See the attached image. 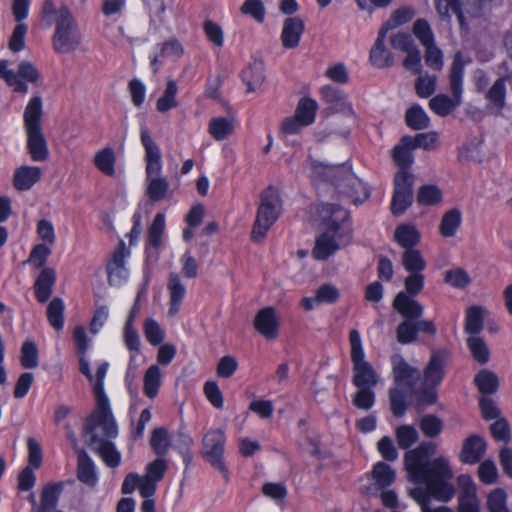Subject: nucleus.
I'll use <instances>...</instances> for the list:
<instances>
[{
    "label": "nucleus",
    "mask_w": 512,
    "mask_h": 512,
    "mask_svg": "<svg viewBox=\"0 0 512 512\" xmlns=\"http://www.w3.org/2000/svg\"><path fill=\"white\" fill-rule=\"evenodd\" d=\"M43 100L38 94L33 95L24 110L23 121L25 130L42 128Z\"/></svg>",
    "instance_id": "nucleus-23"
},
{
    "label": "nucleus",
    "mask_w": 512,
    "mask_h": 512,
    "mask_svg": "<svg viewBox=\"0 0 512 512\" xmlns=\"http://www.w3.org/2000/svg\"><path fill=\"white\" fill-rule=\"evenodd\" d=\"M442 197V191L438 186L426 184L419 188L417 201L420 205L432 206L439 204L442 201Z\"/></svg>",
    "instance_id": "nucleus-47"
},
{
    "label": "nucleus",
    "mask_w": 512,
    "mask_h": 512,
    "mask_svg": "<svg viewBox=\"0 0 512 512\" xmlns=\"http://www.w3.org/2000/svg\"><path fill=\"white\" fill-rule=\"evenodd\" d=\"M413 34L426 47L435 43L433 31L429 23L424 19H418L413 25Z\"/></svg>",
    "instance_id": "nucleus-58"
},
{
    "label": "nucleus",
    "mask_w": 512,
    "mask_h": 512,
    "mask_svg": "<svg viewBox=\"0 0 512 512\" xmlns=\"http://www.w3.org/2000/svg\"><path fill=\"white\" fill-rule=\"evenodd\" d=\"M141 142L145 148L146 178L160 177L162 171L160 149L144 126L141 128Z\"/></svg>",
    "instance_id": "nucleus-16"
},
{
    "label": "nucleus",
    "mask_w": 512,
    "mask_h": 512,
    "mask_svg": "<svg viewBox=\"0 0 512 512\" xmlns=\"http://www.w3.org/2000/svg\"><path fill=\"white\" fill-rule=\"evenodd\" d=\"M485 451L486 443L483 438L472 435L464 441L460 459L465 464H475L482 458Z\"/></svg>",
    "instance_id": "nucleus-24"
},
{
    "label": "nucleus",
    "mask_w": 512,
    "mask_h": 512,
    "mask_svg": "<svg viewBox=\"0 0 512 512\" xmlns=\"http://www.w3.org/2000/svg\"><path fill=\"white\" fill-rule=\"evenodd\" d=\"M464 68L465 62L463 61L462 54L457 52L454 56L450 72V90L453 97L450 98L446 94L434 96L429 102V107L435 114L442 117L447 116L461 104Z\"/></svg>",
    "instance_id": "nucleus-5"
},
{
    "label": "nucleus",
    "mask_w": 512,
    "mask_h": 512,
    "mask_svg": "<svg viewBox=\"0 0 512 512\" xmlns=\"http://www.w3.org/2000/svg\"><path fill=\"white\" fill-rule=\"evenodd\" d=\"M166 219L163 213H157L149 228L146 254L149 259H158V250L163 242Z\"/></svg>",
    "instance_id": "nucleus-21"
},
{
    "label": "nucleus",
    "mask_w": 512,
    "mask_h": 512,
    "mask_svg": "<svg viewBox=\"0 0 512 512\" xmlns=\"http://www.w3.org/2000/svg\"><path fill=\"white\" fill-rule=\"evenodd\" d=\"M388 31L389 26H382L380 28L377 38L369 53V61L371 65L378 69L388 68L394 63L393 54L385 46Z\"/></svg>",
    "instance_id": "nucleus-17"
},
{
    "label": "nucleus",
    "mask_w": 512,
    "mask_h": 512,
    "mask_svg": "<svg viewBox=\"0 0 512 512\" xmlns=\"http://www.w3.org/2000/svg\"><path fill=\"white\" fill-rule=\"evenodd\" d=\"M405 469L408 480L415 484L409 495L421 506L422 512H453L445 506L429 507L431 498L447 502L454 496L455 490L450 482L453 472L445 457L429 460L428 448L421 445L406 453Z\"/></svg>",
    "instance_id": "nucleus-1"
},
{
    "label": "nucleus",
    "mask_w": 512,
    "mask_h": 512,
    "mask_svg": "<svg viewBox=\"0 0 512 512\" xmlns=\"http://www.w3.org/2000/svg\"><path fill=\"white\" fill-rule=\"evenodd\" d=\"M162 376V370L156 364L146 370L143 378V390L148 398L154 399L158 395L162 385Z\"/></svg>",
    "instance_id": "nucleus-34"
},
{
    "label": "nucleus",
    "mask_w": 512,
    "mask_h": 512,
    "mask_svg": "<svg viewBox=\"0 0 512 512\" xmlns=\"http://www.w3.org/2000/svg\"><path fill=\"white\" fill-rule=\"evenodd\" d=\"M21 365L28 369L38 365V350L34 342H24L21 349Z\"/></svg>",
    "instance_id": "nucleus-62"
},
{
    "label": "nucleus",
    "mask_w": 512,
    "mask_h": 512,
    "mask_svg": "<svg viewBox=\"0 0 512 512\" xmlns=\"http://www.w3.org/2000/svg\"><path fill=\"white\" fill-rule=\"evenodd\" d=\"M320 94L330 109L346 117L350 125L356 126L358 124L357 114L343 91L331 85H325L321 88Z\"/></svg>",
    "instance_id": "nucleus-15"
},
{
    "label": "nucleus",
    "mask_w": 512,
    "mask_h": 512,
    "mask_svg": "<svg viewBox=\"0 0 512 512\" xmlns=\"http://www.w3.org/2000/svg\"><path fill=\"white\" fill-rule=\"evenodd\" d=\"M445 282L454 288L463 289L470 285L471 278L463 268H453L445 273Z\"/></svg>",
    "instance_id": "nucleus-57"
},
{
    "label": "nucleus",
    "mask_w": 512,
    "mask_h": 512,
    "mask_svg": "<svg viewBox=\"0 0 512 512\" xmlns=\"http://www.w3.org/2000/svg\"><path fill=\"white\" fill-rule=\"evenodd\" d=\"M130 255V250L126 247L125 242L121 240L106 262L107 278L111 286L122 287L128 282L130 277L128 259Z\"/></svg>",
    "instance_id": "nucleus-12"
},
{
    "label": "nucleus",
    "mask_w": 512,
    "mask_h": 512,
    "mask_svg": "<svg viewBox=\"0 0 512 512\" xmlns=\"http://www.w3.org/2000/svg\"><path fill=\"white\" fill-rule=\"evenodd\" d=\"M41 177V170L35 166H21L15 170L13 183L20 191L29 190Z\"/></svg>",
    "instance_id": "nucleus-31"
},
{
    "label": "nucleus",
    "mask_w": 512,
    "mask_h": 512,
    "mask_svg": "<svg viewBox=\"0 0 512 512\" xmlns=\"http://www.w3.org/2000/svg\"><path fill=\"white\" fill-rule=\"evenodd\" d=\"M0 78H3L15 92L21 94L28 92V85L24 80L19 78V75L15 71L8 68L7 60H0Z\"/></svg>",
    "instance_id": "nucleus-42"
},
{
    "label": "nucleus",
    "mask_w": 512,
    "mask_h": 512,
    "mask_svg": "<svg viewBox=\"0 0 512 512\" xmlns=\"http://www.w3.org/2000/svg\"><path fill=\"white\" fill-rule=\"evenodd\" d=\"M425 48V63L426 65L435 71H440L443 68V53L440 48L434 43L426 46Z\"/></svg>",
    "instance_id": "nucleus-61"
},
{
    "label": "nucleus",
    "mask_w": 512,
    "mask_h": 512,
    "mask_svg": "<svg viewBox=\"0 0 512 512\" xmlns=\"http://www.w3.org/2000/svg\"><path fill=\"white\" fill-rule=\"evenodd\" d=\"M436 81L437 77L434 75H429L427 73H420L419 77L416 80L415 88L418 96L422 98H428L431 96L436 89Z\"/></svg>",
    "instance_id": "nucleus-59"
},
{
    "label": "nucleus",
    "mask_w": 512,
    "mask_h": 512,
    "mask_svg": "<svg viewBox=\"0 0 512 512\" xmlns=\"http://www.w3.org/2000/svg\"><path fill=\"white\" fill-rule=\"evenodd\" d=\"M406 123L414 130H422L429 126L430 119L421 106L414 105L406 112Z\"/></svg>",
    "instance_id": "nucleus-46"
},
{
    "label": "nucleus",
    "mask_w": 512,
    "mask_h": 512,
    "mask_svg": "<svg viewBox=\"0 0 512 512\" xmlns=\"http://www.w3.org/2000/svg\"><path fill=\"white\" fill-rule=\"evenodd\" d=\"M27 148L34 161H44L48 156V147L41 129L25 130Z\"/></svg>",
    "instance_id": "nucleus-27"
},
{
    "label": "nucleus",
    "mask_w": 512,
    "mask_h": 512,
    "mask_svg": "<svg viewBox=\"0 0 512 512\" xmlns=\"http://www.w3.org/2000/svg\"><path fill=\"white\" fill-rule=\"evenodd\" d=\"M236 118L230 117H213L208 123V132L216 141H223L229 138L236 128Z\"/></svg>",
    "instance_id": "nucleus-25"
},
{
    "label": "nucleus",
    "mask_w": 512,
    "mask_h": 512,
    "mask_svg": "<svg viewBox=\"0 0 512 512\" xmlns=\"http://www.w3.org/2000/svg\"><path fill=\"white\" fill-rule=\"evenodd\" d=\"M147 180V194L152 201H159L163 199L168 191V181L166 178L152 177L146 178Z\"/></svg>",
    "instance_id": "nucleus-49"
},
{
    "label": "nucleus",
    "mask_w": 512,
    "mask_h": 512,
    "mask_svg": "<svg viewBox=\"0 0 512 512\" xmlns=\"http://www.w3.org/2000/svg\"><path fill=\"white\" fill-rule=\"evenodd\" d=\"M474 381L478 390L484 395L495 393L499 386L498 377L489 370H481L475 376Z\"/></svg>",
    "instance_id": "nucleus-44"
},
{
    "label": "nucleus",
    "mask_w": 512,
    "mask_h": 512,
    "mask_svg": "<svg viewBox=\"0 0 512 512\" xmlns=\"http://www.w3.org/2000/svg\"><path fill=\"white\" fill-rule=\"evenodd\" d=\"M462 222V214L459 209L453 208L444 213L439 231L443 237H453Z\"/></svg>",
    "instance_id": "nucleus-36"
},
{
    "label": "nucleus",
    "mask_w": 512,
    "mask_h": 512,
    "mask_svg": "<svg viewBox=\"0 0 512 512\" xmlns=\"http://www.w3.org/2000/svg\"><path fill=\"white\" fill-rule=\"evenodd\" d=\"M170 442L172 447L183 456L184 462L188 464L191 459L189 450L193 444L192 437L184 431H179L172 436Z\"/></svg>",
    "instance_id": "nucleus-50"
},
{
    "label": "nucleus",
    "mask_w": 512,
    "mask_h": 512,
    "mask_svg": "<svg viewBox=\"0 0 512 512\" xmlns=\"http://www.w3.org/2000/svg\"><path fill=\"white\" fill-rule=\"evenodd\" d=\"M395 239L398 244L407 250L418 243L420 235L413 225L402 224L395 231Z\"/></svg>",
    "instance_id": "nucleus-43"
},
{
    "label": "nucleus",
    "mask_w": 512,
    "mask_h": 512,
    "mask_svg": "<svg viewBox=\"0 0 512 512\" xmlns=\"http://www.w3.org/2000/svg\"><path fill=\"white\" fill-rule=\"evenodd\" d=\"M411 391L412 390H409L407 388L397 387V386L390 390L389 396H390L391 410L395 416L401 417L405 414L406 394Z\"/></svg>",
    "instance_id": "nucleus-51"
},
{
    "label": "nucleus",
    "mask_w": 512,
    "mask_h": 512,
    "mask_svg": "<svg viewBox=\"0 0 512 512\" xmlns=\"http://www.w3.org/2000/svg\"><path fill=\"white\" fill-rule=\"evenodd\" d=\"M323 232L316 239L313 256L326 260L351 241L349 213L339 205L324 203L318 208Z\"/></svg>",
    "instance_id": "nucleus-2"
},
{
    "label": "nucleus",
    "mask_w": 512,
    "mask_h": 512,
    "mask_svg": "<svg viewBox=\"0 0 512 512\" xmlns=\"http://www.w3.org/2000/svg\"><path fill=\"white\" fill-rule=\"evenodd\" d=\"M391 364L396 386L413 390L414 381L418 377L417 369L409 365L400 354L391 357Z\"/></svg>",
    "instance_id": "nucleus-19"
},
{
    "label": "nucleus",
    "mask_w": 512,
    "mask_h": 512,
    "mask_svg": "<svg viewBox=\"0 0 512 512\" xmlns=\"http://www.w3.org/2000/svg\"><path fill=\"white\" fill-rule=\"evenodd\" d=\"M424 286L421 273H412L405 280V291L399 292L394 300V308L405 318H418L423 313V306L414 299Z\"/></svg>",
    "instance_id": "nucleus-11"
},
{
    "label": "nucleus",
    "mask_w": 512,
    "mask_h": 512,
    "mask_svg": "<svg viewBox=\"0 0 512 512\" xmlns=\"http://www.w3.org/2000/svg\"><path fill=\"white\" fill-rule=\"evenodd\" d=\"M225 442V432L220 428L208 430L202 440L203 456L215 469L224 474L227 473V468L223 460Z\"/></svg>",
    "instance_id": "nucleus-13"
},
{
    "label": "nucleus",
    "mask_w": 512,
    "mask_h": 512,
    "mask_svg": "<svg viewBox=\"0 0 512 512\" xmlns=\"http://www.w3.org/2000/svg\"><path fill=\"white\" fill-rule=\"evenodd\" d=\"M253 324L255 330L268 340L275 339L278 335L279 317L273 307L260 309L254 317Z\"/></svg>",
    "instance_id": "nucleus-18"
},
{
    "label": "nucleus",
    "mask_w": 512,
    "mask_h": 512,
    "mask_svg": "<svg viewBox=\"0 0 512 512\" xmlns=\"http://www.w3.org/2000/svg\"><path fill=\"white\" fill-rule=\"evenodd\" d=\"M469 350L473 358L480 364H485L489 360V349L485 341L478 336H470L467 341Z\"/></svg>",
    "instance_id": "nucleus-54"
},
{
    "label": "nucleus",
    "mask_w": 512,
    "mask_h": 512,
    "mask_svg": "<svg viewBox=\"0 0 512 512\" xmlns=\"http://www.w3.org/2000/svg\"><path fill=\"white\" fill-rule=\"evenodd\" d=\"M183 54V48L176 39H170L156 47V52L150 55V64L157 72L162 58H178Z\"/></svg>",
    "instance_id": "nucleus-26"
},
{
    "label": "nucleus",
    "mask_w": 512,
    "mask_h": 512,
    "mask_svg": "<svg viewBox=\"0 0 512 512\" xmlns=\"http://www.w3.org/2000/svg\"><path fill=\"white\" fill-rule=\"evenodd\" d=\"M150 445L158 456L165 455L171 445L167 430L164 428L155 429L150 439Z\"/></svg>",
    "instance_id": "nucleus-55"
},
{
    "label": "nucleus",
    "mask_w": 512,
    "mask_h": 512,
    "mask_svg": "<svg viewBox=\"0 0 512 512\" xmlns=\"http://www.w3.org/2000/svg\"><path fill=\"white\" fill-rule=\"evenodd\" d=\"M77 475L78 479L88 486H95L98 482L95 464L85 451L78 453Z\"/></svg>",
    "instance_id": "nucleus-33"
},
{
    "label": "nucleus",
    "mask_w": 512,
    "mask_h": 512,
    "mask_svg": "<svg viewBox=\"0 0 512 512\" xmlns=\"http://www.w3.org/2000/svg\"><path fill=\"white\" fill-rule=\"evenodd\" d=\"M282 212V201L278 191L269 187L261 194L256 220L253 225L252 237L262 239L276 222Z\"/></svg>",
    "instance_id": "nucleus-8"
},
{
    "label": "nucleus",
    "mask_w": 512,
    "mask_h": 512,
    "mask_svg": "<svg viewBox=\"0 0 512 512\" xmlns=\"http://www.w3.org/2000/svg\"><path fill=\"white\" fill-rule=\"evenodd\" d=\"M398 445L402 449L410 448L418 439L417 430L409 425L398 427L396 431Z\"/></svg>",
    "instance_id": "nucleus-63"
},
{
    "label": "nucleus",
    "mask_w": 512,
    "mask_h": 512,
    "mask_svg": "<svg viewBox=\"0 0 512 512\" xmlns=\"http://www.w3.org/2000/svg\"><path fill=\"white\" fill-rule=\"evenodd\" d=\"M167 290L169 294L168 314L170 317H174L179 313L187 292L186 286L182 282L179 274L174 272L169 274Z\"/></svg>",
    "instance_id": "nucleus-20"
},
{
    "label": "nucleus",
    "mask_w": 512,
    "mask_h": 512,
    "mask_svg": "<svg viewBox=\"0 0 512 512\" xmlns=\"http://www.w3.org/2000/svg\"><path fill=\"white\" fill-rule=\"evenodd\" d=\"M459 512H481L475 487L471 484L459 497Z\"/></svg>",
    "instance_id": "nucleus-53"
},
{
    "label": "nucleus",
    "mask_w": 512,
    "mask_h": 512,
    "mask_svg": "<svg viewBox=\"0 0 512 512\" xmlns=\"http://www.w3.org/2000/svg\"><path fill=\"white\" fill-rule=\"evenodd\" d=\"M444 356L440 353H434L426 368L424 369L421 385L416 389L418 405H431L437 400L436 387L442 382L444 377Z\"/></svg>",
    "instance_id": "nucleus-10"
},
{
    "label": "nucleus",
    "mask_w": 512,
    "mask_h": 512,
    "mask_svg": "<svg viewBox=\"0 0 512 512\" xmlns=\"http://www.w3.org/2000/svg\"><path fill=\"white\" fill-rule=\"evenodd\" d=\"M486 99L488 101V109L495 113L500 114L505 107L506 99V85L505 79H497L492 87L486 93Z\"/></svg>",
    "instance_id": "nucleus-32"
},
{
    "label": "nucleus",
    "mask_w": 512,
    "mask_h": 512,
    "mask_svg": "<svg viewBox=\"0 0 512 512\" xmlns=\"http://www.w3.org/2000/svg\"><path fill=\"white\" fill-rule=\"evenodd\" d=\"M62 489V483H49L45 485L41 493V502L38 512H50L53 510L58 504Z\"/></svg>",
    "instance_id": "nucleus-35"
},
{
    "label": "nucleus",
    "mask_w": 512,
    "mask_h": 512,
    "mask_svg": "<svg viewBox=\"0 0 512 512\" xmlns=\"http://www.w3.org/2000/svg\"><path fill=\"white\" fill-rule=\"evenodd\" d=\"M65 304L61 298H54L47 307V319L53 329L59 331L64 326Z\"/></svg>",
    "instance_id": "nucleus-41"
},
{
    "label": "nucleus",
    "mask_w": 512,
    "mask_h": 512,
    "mask_svg": "<svg viewBox=\"0 0 512 512\" xmlns=\"http://www.w3.org/2000/svg\"><path fill=\"white\" fill-rule=\"evenodd\" d=\"M242 80L248 91H256L265 80V67L261 60L254 59L242 71Z\"/></svg>",
    "instance_id": "nucleus-28"
},
{
    "label": "nucleus",
    "mask_w": 512,
    "mask_h": 512,
    "mask_svg": "<svg viewBox=\"0 0 512 512\" xmlns=\"http://www.w3.org/2000/svg\"><path fill=\"white\" fill-rule=\"evenodd\" d=\"M435 7L442 18H450L455 14L462 29H465V16L460 9L458 0H435Z\"/></svg>",
    "instance_id": "nucleus-39"
},
{
    "label": "nucleus",
    "mask_w": 512,
    "mask_h": 512,
    "mask_svg": "<svg viewBox=\"0 0 512 512\" xmlns=\"http://www.w3.org/2000/svg\"><path fill=\"white\" fill-rule=\"evenodd\" d=\"M115 436L107 435L103 426L97 420L93 421L91 415L86 424V438L90 442L92 448L97 451L105 464L111 468H115L120 464L121 454L116 449L115 445L108 439L116 438Z\"/></svg>",
    "instance_id": "nucleus-9"
},
{
    "label": "nucleus",
    "mask_w": 512,
    "mask_h": 512,
    "mask_svg": "<svg viewBox=\"0 0 512 512\" xmlns=\"http://www.w3.org/2000/svg\"><path fill=\"white\" fill-rule=\"evenodd\" d=\"M177 92V83L174 80H168L163 95L157 100V110L163 113L169 111L172 108L177 107Z\"/></svg>",
    "instance_id": "nucleus-45"
},
{
    "label": "nucleus",
    "mask_w": 512,
    "mask_h": 512,
    "mask_svg": "<svg viewBox=\"0 0 512 512\" xmlns=\"http://www.w3.org/2000/svg\"><path fill=\"white\" fill-rule=\"evenodd\" d=\"M240 11L242 14L252 17L258 23L265 20L266 9L262 0H245Z\"/></svg>",
    "instance_id": "nucleus-56"
},
{
    "label": "nucleus",
    "mask_w": 512,
    "mask_h": 512,
    "mask_svg": "<svg viewBox=\"0 0 512 512\" xmlns=\"http://www.w3.org/2000/svg\"><path fill=\"white\" fill-rule=\"evenodd\" d=\"M506 493L502 489L492 491L487 500L489 512H510L506 504Z\"/></svg>",
    "instance_id": "nucleus-64"
},
{
    "label": "nucleus",
    "mask_w": 512,
    "mask_h": 512,
    "mask_svg": "<svg viewBox=\"0 0 512 512\" xmlns=\"http://www.w3.org/2000/svg\"><path fill=\"white\" fill-rule=\"evenodd\" d=\"M42 15L48 23H55L54 50L63 54L74 51L80 43V33L71 11L64 5L57 8L52 0H44Z\"/></svg>",
    "instance_id": "nucleus-4"
},
{
    "label": "nucleus",
    "mask_w": 512,
    "mask_h": 512,
    "mask_svg": "<svg viewBox=\"0 0 512 512\" xmlns=\"http://www.w3.org/2000/svg\"><path fill=\"white\" fill-rule=\"evenodd\" d=\"M349 342L353 365V384L356 387L374 388L379 381V376L373 366L365 359L363 343L358 330L350 331Z\"/></svg>",
    "instance_id": "nucleus-6"
},
{
    "label": "nucleus",
    "mask_w": 512,
    "mask_h": 512,
    "mask_svg": "<svg viewBox=\"0 0 512 512\" xmlns=\"http://www.w3.org/2000/svg\"><path fill=\"white\" fill-rule=\"evenodd\" d=\"M93 164L98 171L108 177L116 174V153L115 150L106 146L99 149L93 157Z\"/></svg>",
    "instance_id": "nucleus-30"
},
{
    "label": "nucleus",
    "mask_w": 512,
    "mask_h": 512,
    "mask_svg": "<svg viewBox=\"0 0 512 512\" xmlns=\"http://www.w3.org/2000/svg\"><path fill=\"white\" fill-rule=\"evenodd\" d=\"M143 332L146 340L153 346L161 344L164 340V330L153 318L145 319Z\"/></svg>",
    "instance_id": "nucleus-52"
},
{
    "label": "nucleus",
    "mask_w": 512,
    "mask_h": 512,
    "mask_svg": "<svg viewBox=\"0 0 512 512\" xmlns=\"http://www.w3.org/2000/svg\"><path fill=\"white\" fill-rule=\"evenodd\" d=\"M414 147L411 143H405V136L401 139L400 143L393 149V159L399 166L400 170H409L413 163Z\"/></svg>",
    "instance_id": "nucleus-40"
},
{
    "label": "nucleus",
    "mask_w": 512,
    "mask_h": 512,
    "mask_svg": "<svg viewBox=\"0 0 512 512\" xmlns=\"http://www.w3.org/2000/svg\"><path fill=\"white\" fill-rule=\"evenodd\" d=\"M396 478L395 470L385 462H377L372 469V479L379 488L390 486Z\"/></svg>",
    "instance_id": "nucleus-37"
},
{
    "label": "nucleus",
    "mask_w": 512,
    "mask_h": 512,
    "mask_svg": "<svg viewBox=\"0 0 512 512\" xmlns=\"http://www.w3.org/2000/svg\"><path fill=\"white\" fill-rule=\"evenodd\" d=\"M308 169L310 177L315 183H331L340 194L346 195L356 205L369 197L367 185L353 173L351 166L347 163L328 165L310 160Z\"/></svg>",
    "instance_id": "nucleus-3"
},
{
    "label": "nucleus",
    "mask_w": 512,
    "mask_h": 512,
    "mask_svg": "<svg viewBox=\"0 0 512 512\" xmlns=\"http://www.w3.org/2000/svg\"><path fill=\"white\" fill-rule=\"evenodd\" d=\"M483 328V313L480 307H471L466 315V331L476 336Z\"/></svg>",
    "instance_id": "nucleus-60"
},
{
    "label": "nucleus",
    "mask_w": 512,
    "mask_h": 512,
    "mask_svg": "<svg viewBox=\"0 0 512 512\" xmlns=\"http://www.w3.org/2000/svg\"><path fill=\"white\" fill-rule=\"evenodd\" d=\"M320 94L330 109L346 117L350 125L356 126L358 124L357 114L343 91L331 85H325L321 88Z\"/></svg>",
    "instance_id": "nucleus-14"
},
{
    "label": "nucleus",
    "mask_w": 512,
    "mask_h": 512,
    "mask_svg": "<svg viewBox=\"0 0 512 512\" xmlns=\"http://www.w3.org/2000/svg\"><path fill=\"white\" fill-rule=\"evenodd\" d=\"M304 32V22L299 17H288L283 23L281 41L286 49H292L299 45Z\"/></svg>",
    "instance_id": "nucleus-22"
},
{
    "label": "nucleus",
    "mask_w": 512,
    "mask_h": 512,
    "mask_svg": "<svg viewBox=\"0 0 512 512\" xmlns=\"http://www.w3.org/2000/svg\"><path fill=\"white\" fill-rule=\"evenodd\" d=\"M317 109L318 104L314 99L303 97L299 100L294 115L303 124L309 126L315 121Z\"/></svg>",
    "instance_id": "nucleus-38"
},
{
    "label": "nucleus",
    "mask_w": 512,
    "mask_h": 512,
    "mask_svg": "<svg viewBox=\"0 0 512 512\" xmlns=\"http://www.w3.org/2000/svg\"><path fill=\"white\" fill-rule=\"evenodd\" d=\"M55 281L56 273L52 268H44L40 272L34 285L36 299L40 303L48 301V299L52 295Z\"/></svg>",
    "instance_id": "nucleus-29"
},
{
    "label": "nucleus",
    "mask_w": 512,
    "mask_h": 512,
    "mask_svg": "<svg viewBox=\"0 0 512 512\" xmlns=\"http://www.w3.org/2000/svg\"><path fill=\"white\" fill-rule=\"evenodd\" d=\"M402 263L404 268L410 273H420L424 270L426 262L423 259L419 250L407 249L402 257Z\"/></svg>",
    "instance_id": "nucleus-48"
},
{
    "label": "nucleus",
    "mask_w": 512,
    "mask_h": 512,
    "mask_svg": "<svg viewBox=\"0 0 512 512\" xmlns=\"http://www.w3.org/2000/svg\"><path fill=\"white\" fill-rule=\"evenodd\" d=\"M108 362L101 363L96 371L93 384V393L95 396L97 407L91 415L93 421L97 420L107 435L115 436L117 434V423L112 415L110 402L104 390V381L108 371Z\"/></svg>",
    "instance_id": "nucleus-7"
}]
</instances>
